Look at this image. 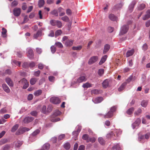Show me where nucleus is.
<instances>
[{
  "label": "nucleus",
  "instance_id": "nucleus-57",
  "mask_svg": "<svg viewBox=\"0 0 150 150\" xmlns=\"http://www.w3.org/2000/svg\"><path fill=\"white\" fill-rule=\"evenodd\" d=\"M92 94H97L99 93V91L98 90L94 89L91 91Z\"/></svg>",
  "mask_w": 150,
  "mask_h": 150
},
{
  "label": "nucleus",
  "instance_id": "nucleus-4",
  "mask_svg": "<svg viewBox=\"0 0 150 150\" xmlns=\"http://www.w3.org/2000/svg\"><path fill=\"white\" fill-rule=\"evenodd\" d=\"M21 9L19 8H16L13 10V13L14 15L16 16H19L21 14Z\"/></svg>",
  "mask_w": 150,
  "mask_h": 150
},
{
  "label": "nucleus",
  "instance_id": "nucleus-26",
  "mask_svg": "<svg viewBox=\"0 0 150 150\" xmlns=\"http://www.w3.org/2000/svg\"><path fill=\"white\" fill-rule=\"evenodd\" d=\"M134 110V108H131L127 110L126 113L127 114L130 115L132 114Z\"/></svg>",
  "mask_w": 150,
  "mask_h": 150
},
{
  "label": "nucleus",
  "instance_id": "nucleus-51",
  "mask_svg": "<svg viewBox=\"0 0 150 150\" xmlns=\"http://www.w3.org/2000/svg\"><path fill=\"white\" fill-rule=\"evenodd\" d=\"M46 107L45 105H43L41 108V112L44 113H45L46 112Z\"/></svg>",
  "mask_w": 150,
  "mask_h": 150
},
{
  "label": "nucleus",
  "instance_id": "nucleus-46",
  "mask_svg": "<svg viewBox=\"0 0 150 150\" xmlns=\"http://www.w3.org/2000/svg\"><path fill=\"white\" fill-rule=\"evenodd\" d=\"M7 139H2L0 141V145H1L2 144H4L5 143H6L7 142Z\"/></svg>",
  "mask_w": 150,
  "mask_h": 150
},
{
  "label": "nucleus",
  "instance_id": "nucleus-9",
  "mask_svg": "<svg viewBox=\"0 0 150 150\" xmlns=\"http://www.w3.org/2000/svg\"><path fill=\"white\" fill-rule=\"evenodd\" d=\"M34 120L33 117H25L23 120V122L25 123H28L31 122Z\"/></svg>",
  "mask_w": 150,
  "mask_h": 150
},
{
  "label": "nucleus",
  "instance_id": "nucleus-27",
  "mask_svg": "<svg viewBox=\"0 0 150 150\" xmlns=\"http://www.w3.org/2000/svg\"><path fill=\"white\" fill-rule=\"evenodd\" d=\"M42 93V90H38L35 91L34 93V95L36 96H38L41 94Z\"/></svg>",
  "mask_w": 150,
  "mask_h": 150
},
{
  "label": "nucleus",
  "instance_id": "nucleus-3",
  "mask_svg": "<svg viewBox=\"0 0 150 150\" xmlns=\"http://www.w3.org/2000/svg\"><path fill=\"white\" fill-rule=\"evenodd\" d=\"M50 101L51 103L55 104H59L61 102L59 98L57 97L51 98L50 99Z\"/></svg>",
  "mask_w": 150,
  "mask_h": 150
},
{
  "label": "nucleus",
  "instance_id": "nucleus-13",
  "mask_svg": "<svg viewBox=\"0 0 150 150\" xmlns=\"http://www.w3.org/2000/svg\"><path fill=\"white\" fill-rule=\"evenodd\" d=\"M29 130V129L26 128V127H23L20 129H19V130L16 132V133L18 134L17 133H19V134H21L23 133V132H25L26 131H28Z\"/></svg>",
  "mask_w": 150,
  "mask_h": 150
},
{
  "label": "nucleus",
  "instance_id": "nucleus-12",
  "mask_svg": "<svg viewBox=\"0 0 150 150\" xmlns=\"http://www.w3.org/2000/svg\"><path fill=\"white\" fill-rule=\"evenodd\" d=\"M6 81L8 84L10 86H13V83L11 79L9 78H7L6 79Z\"/></svg>",
  "mask_w": 150,
  "mask_h": 150
},
{
  "label": "nucleus",
  "instance_id": "nucleus-2",
  "mask_svg": "<svg viewBox=\"0 0 150 150\" xmlns=\"http://www.w3.org/2000/svg\"><path fill=\"white\" fill-rule=\"evenodd\" d=\"M129 27L128 25H125L122 26L121 28L119 35H122L125 34L128 31Z\"/></svg>",
  "mask_w": 150,
  "mask_h": 150
},
{
  "label": "nucleus",
  "instance_id": "nucleus-61",
  "mask_svg": "<svg viewBox=\"0 0 150 150\" xmlns=\"http://www.w3.org/2000/svg\"><path fill=\"white\" fill-rule=\"evenodd\" d=\"M115 132L116 134V135L117 136H118L119 135L121 134V132L118 129L115 130Z\"/></svg>",
  "mask_w": 150,
  "mask_h": 150
},
{
  "label": "nucleus",
  "instance_id": "nucleus-62",
  "mask_svg": "<svg viewBox=\"0 0 150 150\" xmlns=\"http://www.w3.org/2000/svg\"><path fill=\"white\" fill-rule=\"evenodd\" d=\"M30 114L32 116H36L37 115V112L35 111H33L31 112Z\"/></svg>",
  "mask_w": 150,
  "mask_h": 150
},
{
  "label": "nucleus",
  "instance_id": "nucleus-6",
  "mask_svg": "<svg viewBox=\"0 0 150 150\" xmlns=\"http://www.w3.org/2000/svg\"><path fill=\"white\" fill-rule=\"evenodd\" d=\"M28 56L30 59L33 58L34 56L33 52V50L31 48H28L27 52Z\"/></svg>",
  "mask_w": 150,
  "mask_h": 150
},
{
  "label": "nucleus",
  "instance_id": "nucleus-53",
  "mask_svg": "<svg viewBox=\"0 0 150 150\" xmlns=\"http://www.w3.org/2000/svg\"><path fill=\"white\" fill-rule=\"evenodd\" d=\"M112 148L113 149H115L117 150H120V146L118 144L114 146Z\"/></svg>",
  "mask_w": 150,
  "mask_h": 150
},
{
  "label": "nucleus",
  "instance_id": "nucleus-34",
  "mask_svg": "<svg viewBox=\"0 0 150 150\" xmlns=\"http://www.w3.org/2000/svg\"><path fill=\"white\" fill-rule=\"evenodd\" d=\"M61 19L64 21L68 22L69 21V17L67 16H65L61 18Z\"/></svg>",
  "mask_w": 150,
  "mask_h": 150
},
{
  "label": "nucleus",
  "instance_id": "nucleus-10",
  "mask_svg": "<svg viewBox=\"0 0 150 150\" xmlns=\"http://www.w3.org/2000/svg\"><path fill=\"white\" fill-rule=\"evenodd\" d=\"M103 100L102 97H98L93 99V101L95 103H100Z\"/></svg>",
  "mask_w": 150,
  "mask_h": 150
},
{
  "label": "nucleus",
  "instance_id": "nucleus-43",
  "mask_svg": "<svg viewBox=\"0 0 150 150\" xmlns=\"http://www.w3.org/2000/svg\"><path fill=\"white\" fill-rule=\"evenodd\" d=\"M57 20L52 19L50 21V23L51 25L53 26H55Z\"/></svg>",
  "mask_w": 150,
  "mask_h": 150
},
{
  "label": "nucleus",
  "instance_id": "nucleus-39",
  "mask_svg": "<svg viewBox=\"0 0 150 150\" xmlns=\"http://www.w3.org/2000/svg\"><path fill=\"white\" fill-rule=\"evenodd\" d=\"M142 113V110L140 108H139L138 110L136 111L134 113L135 116H138Z\"/></svg>",
  "mask_w": 150,
  "mask_h": 150
},
{
  "label": "nucleus",
  "instance_id": "nucleus-16",
  "mask_svg": "<svg viewBox=\"0 0 150 150\" xmlns=\"http://www.w3.org/2000/svg\"><path fill=\"white\" fill-rule=\"evenodd\" d=\"M150 17V10H149L146 12V14L143 17L144 20H146Z\"/></svg>",
  "mask_w": 150,
  "mask_h": 150
},
{
  "label": "nucleus",
  "instance_id": "nucleus-37",
  "mask_svg": "<svg viewBox=\"0 0 150 150\" xmlns=\"http://www.w3.org/2000/svg\"><path fill=\"white\" fill-rule=\"evenodd\" d=\"M96 141V139L95 138L93 137H89L88 139L87 140V142H91L92 143H94Z\"/></svg>",
  "mask_w": 150,
  "mask_h": 150
},
{
  "label": "nucleus",
  "instance_id": "nucleus-56",
  "mask_svg": "<svg viewBox=\"0 0 150 150\" xmlns=\"http://www.w3.org/2000/svg\"><path fill=\"white\" fill-rule=\"evenodd\" d=\"M45 66V65L41 63H40L38 65V68L40 69H42Z\"/></svg>",
  "mask_w": 150,
  "mask_h": 150
},
{
  "label": "nucleus",
  "instance_id": "nucleus-32",
  "mask_svg": "<svg viewBox=\"0 0 150 150\" xmlns=\"http://www.w3.org/2000/svg\"><path fill=\"white\" fill-rule=\"evenodd\" d=\"M56 26H57L58 28H61L62 26V24L61 21L57 20Z\"/></svg>",
  "mask_w": 150,
  "mask_h": 150
},
{
  "label": "nucleus",
  "instance_id": "nucleus-14",
  "mask_svg": "<svg viewBox=\"0 0 150 150\" xmlns=\"http://www.w3.org/2000/svg\"><path fill=\"white\" fill-rule=\"evenodd\" d=\"M134 49H132L130 50H128L126 54V57H128L132 56L134 54Z\"/></svg>",
  "mask_w": 150,
  "mask_h": 150
},
{
  "label": "nucleus",
  "instance_id": "nucleus-1",
  "mask_svg": "<svg viewBox=\"0 0 150 150\" xmlns=\"http://www.w3.org/2000/svg\"><path fill=\"white\" fill-rule=\"evenodd\" d=\"M19 83L23 85V88L24 89H25L28 87L29 82L25 78L19 81Z\"/></svg>",
  "mask_w": 150,
  "mask_h": 150
},
{
  "label": "nucleus",
  "instance_id": "nucleus-40",
  "mask_svg": "<svg viewBox=\"0 0 150 150\" xmlns=\"http://www.w3.org/2000/svg\"><path fill=\"white\" fill-rule=\"evenodd\" d=\"M98 141L99 143L102 145H103L105 144V141L102 137H99L98 138Z\"/></svg>",
  "mask_w": 150,
  "mask_h": 150
},
{
  "label": "nucleus",
  "instance_id": "nucleus-5",
  "mask_svg": "<svg viewBox=\"0 0 150 150\" xmlns=\"http://www.w3.org/2000/svg\"><path fill=\"white\" fill-rule=\"evenodd\" d=\"M98 58L97 56H93L91 57L88 61V64H91L95 62L98 60Z\"/></svg>",
  "mask_w": 150,
  "mask_h": 150
},
{
  "label": "nucleus",
  "instance_id": "nucleus-19",
  "mask_svg": "<svg viewBox=\"0 0 150 150\" xmlns=\"http://www.w3.org/2000/svg\"><path fill=\"white\" fill-rule=\"evenodd\" d=\"M73 42V41L72 40H67L65 42V45L67 46L70 47L72 45Z\"/></svg>",
  "mask_w": 150,
  "mask_h": 150
},
{
  "label": "nucleus",
  "instance_id": "nucleus-8",
  "mask_svg": "<svg viewBox=\"0 0 150 150\" xmlns=\"http://www.w3.org/2000/svg\"><path fill=\"white\" fill-rule=\"evenodd\" d=\"M137 3L136 1L134 0L133 1L129 7V10L130 12H132L134 6Z\"/></svg>",
  "mask_w": 150,
  "mask_h": 150
},
{
  "label": "nucleus",
  "instance_id": "nucleus-24",
  "mask_svg": "<svg viewBox=\"0 0 150 150\" xmlns=\"http://www.w3.org/2000/svg\"><path fill=\"white\" fill-rule=\"evenodd\" d=\"M122 6L121 4H119L115 6L112 8V10L115 11L118 10L119 8H121Z\"/></svg>",
  "mask_w": 150,
  "mask_h": 150
},
{
  "label": "nucleus",
  "instance_id": "nucleus-17",
  "mask_svg": "<svg viewBox=\"0 0 150 150\" xmlns=\"http://www.w3.org/2000/svg\"><path fill=\"white\" fill-rule=\"evenodd\" d=\"M87 79L84 76H81L79 77L77 80V82L79 83H81L86 81Z\"/></svg>",
  "mask_w": 150,
  "mask_h": 150
},
{
  "label": "nucleus",
  "instance_id": "nucleus-41",
  "mask_svg": "<svg viewBox=\"0 0 150 150\" xmlns=\"http://www.w3.org/2000/svg\"><path fill=\"white\" fill-rule=\"evenodd\" d=\"M145 5L144 4H140L138 7V9L139 10H142L145 7Z\"/></svg>",
  "mask_w": 150,
  "mask_h": 150
},
{
  "label": "nucleus",
  "instance_id": "nucleus-23",
  "mask_svg": "<svg viewBox=\"0 0 150 150\" xmlns=\"http://www.w3.org/2000/svg\"><path fill=\"white\" fill-rule=\"evenodd\" d=\"M127 85V83L126 82H125L123 83L120 86V87L118 89V90L119 91H121L123 90L125 87Z\"/></svg>",
  "mask_w": 150,
  "mask_h": 150
},
{
  "label": "nucleus",
  "instance_id": "nucleus-54",
  "mask_svg": "<svg viewBox=\"0 0 150 150\" xmlns=\"http://www.w3.org/2000/svg\"><path fill=\"white\" fill-rule=\"evenodd\" d=\"M116 109L117 107L116 106H114L110 108V111L113 113V112L116 110Z\"/></svg>",
  "mask_w": 150,
  "mask_h": 150
},
{
  "label": "nucleus",
  "instance_id": "nucleus-55",
  "mask_svg": "<svg viewBox=\"0 0 150 150\" xmlns=\"http://www.w3.org/2000/svg\"><path fill=\"white\" fill-rule=\"evenodd\" d=\"M55 44L56 45L59 47L62 48L63 47L62 44L60 42H57L55 43Z\"/></svg>",
  "mask_w": 150,
  "mask_h": 150
},
{
  "label": "nucleus",
  "instance_id": "nucleus-50",
  "mask_svg": "<svg viewBox=\"0 0 150 150\" xmlns=\"http://www.w3.org/2000/svg\"><path fill=\"white\" fill-rule=\"evenodd\" d=\"M40 132V130H39L38 129H37L36 130H35V131H34L32 133V135L33 136H35L36 135H37V134H39V133Z\"/></svg>",
  "mask_w": 150,
  "mask_h": 150
},
{
  "label": "nucleus",
  "instance_id": "nucleus-15",
  "mask_svg": "<svg viewBox=\"0 0 150 150\" xmlns=\"http://www.w3.org/2000/svg\"><path fill=\"white\" fill-rule=\"evenodd\" d=\"M108 17L112 21H117V17L113 14H110L109 15Z\"/></svg>",
  "mask_w": 150,
  "mask_h": 150
},
{
  "label": "nucleus",
  "instance_id": "nucleus-21",
  "mask_svg": "<svg viewBox=\"0 0 150 150\" xmlns=\"http://www.w3.org/2000/svg\"><path fill=\"white\" fill-rule=\"evenodd\" d=\"M107 55H105L101 58L100 62H99V64L100 65L106 61L107 58Z\"/></svg>",
  "mask_w": 150,
  "mask_h": 150
},
{
  "label": "nucleus",
  "instance_id": "nucleus-22",
  "mask_svg": "<svg viewBox=\"0 0 150 150\" xmlns=\"http://www.w3.org/2000/svg\"><path fill=\"white\" fill-rule=\"evenodd\" d=\"M113 113L110 111H109L104 116V117L105 118H110L113 116Z\"/></svg>",
  "mask_w": 150,
  "mask_h": 150
},
{
  "label": "nucleus",
  "instance_id": "nucleus-59",
  "mask_svg": "<svg viewBox=\"0 0 150 150\" xmlns=\"http://www.w3.org/2000/svg\"><path fill=\"white\" fill-rule=\"evenodd\" d=\"M148 45L146 43L144 44L142 46L143 49L144 50H146L148 49Z\"/></svg>",
  "mask_w": 150,
  "mask_h": 150
},
{
  "label": "nucleus",
  "instance_id": "nucleus-49",
  "mask_svg": "<svg viewBox=\"0 0 150 150\" xmlns=\"http://www.w3.org/2000/svg\"><path fill=\"white\" fill-rule=\"evenodd\" d=\"M148 102L147 101L143 100L141 103V105L142 107H146L147 105Z\"/></svg>",
  "mask_w": 150,
  "mask_h": 150
},
{
  "label": "nucleus",
  "instance_id": "nucleus-29",
  "mask_svg": "<svg viewBox=\"0 0 150 150\" xmlns=\"http://www.w3.org/2000/svg\"><path fill=\"white\" fill-rule=\"evenodd\" d=\"M41 34V31L40 30H38L37 32L34 34L33 37L35 39H37L39 36Z\"/></svg>",
  "mask_w": 150,
  "mask_h": 150
},
{
  "label": "nucleus",
  "instance_id": "nucleus-18",
  "mask_svg": "<svg viewBox=\"0 0 150 150\" xmlns=\"http://www.w3.org/2000/svg\"><path fill=\"white\" fill-rule=\"evenodd\" d=\"M2 86L3 89L7 93H8L10 92V89L8 86L5 84H2Z\"/></svg>",
  "mask_w": 150,
  "mask_h": 150
},
{
  "label": "nucleus",
  "instance_id": "nucleus-42",
  "mask_svg": "<svg viewBox=\"0 0 150 150\" xmlns=\"http://www.w3.org/2000/svg\"><path fill=\"white\" fill-rule=\"evenodd\" d=\"M22 143L21 142L17 141L15 142V145L16 147H18L21 146L22 144Z\"/></svg>",
  "mask_w": 150,
  "mask_h": 150
},
{
  "label": "nucleus",
  "instance_id": "nucleus-48",
  "mask_svg": "<svg viewBox=\"0 0 150 150\" xmlns=\"http://www.w3.org/2000/svg\"><path fill=\"white\" fill-rule=\"evenodd\" d=\"M62 33V30H58L55 32V35L56 36H58L60 35Z\"/></svg>",
  "mask_w": 150,
  "mask_h": 150
},
{
  "label": "nucleus",
  "instance_id": "nucleus-7",
  "mask_svg": "<svg viewBox=\"0 0 150 150\" xmlns=\"http://www.w3.org/2000/svg\"><path fill=\"white\" fill-rule=\"evenodd\" d=\"M141 120L140 118H138L132 125L133 129L135 128L136 127L138 126L141 123Z\"/></svg>",
  "mask_w": 150,
  "mask_h": 150
},
{
  "label": "nucleus",
  "instance_id": "nucleus-28",
  "mask_svg": "<svg viewBox=\"0 0 150 150\" xmlns=\"http://www.w3.org/2000/svg\"><path fill=\"white\" fill-rule=\"evenodd\" d=\"M37 79L35 78H31L30 80V83L31 84L33 85L35 84L37 81Z\"/></svg>",
  "mask_w": 150,
  "mask_h": 150
},
{
  "label": "nucleus",
  "instance_id": "nucleus-47",
  "mask_svg": "<svg viewBox=\"0 0 150 150\" xmlns=\"http://www.w3.org/2000/svg\"><path fill=\"white\" fill-rule=\"evenodd\" d=\"M18 125H16L14 126L11 129V132H15L18 129Z\"/></svg>",
  "mask_w": 150,
  "mask_h": 150
},
{
  "label": "nucleus",
  "instance_id": "nucleus-35",
  "mask_svg": "<svg viewBox=\"0 0 150 150\" xmlns=\"http://www.w3.org/2000/svg\"><path fill=\"white\" fill-rule=\"evenodd\" d=\"M10 148V145L6 144L2 147L3 150H9Z\"/></svg>",
  "mask_w": 150,
  "mask_h": 150
},
{
  "label": "nucleus",
  "instance_id": "nucleus-25",
  "mask_svg": "<svg viewBox=\"0 0 150 150\" xmlns=\"http://www.w3.org/2000/svg\"><path fill=\"white\" fill-rule=\"evenodd\" d=\"M51 14L52 15H54L56 16H58V13L57 10L55 9L50 12Z\"/></svg>",
  "mask_w": 150,
  "mask_h": 150
},
{
  "label": "nucleus",
  "instance_id": "nucleus-44",
  "mask_svg": "<svg viewBox=\"0 0 150 150\" xmlns=\"http://www.w3.org/2000/svg\"><path fill=\"white\" fill-rule=\"evenodd\" d=\"M82 138L83 140H86L87 142V140L88 139L89 137L88 134H85L83 136Z\"/></svg>",
  "mask_w": 150,
  "mask_h": 150
},
{
  "label": "nucleus",
  "instance_id": "nucleus-64",
  "mask_svg": "<svg viewBox=\"0 0 150 150\" xmlns=\"http://www.w3.org/2000/svg\"><path fill=\"white\" fill-rule=\"evenodd\" d=\"M33 96L32 94H30L28 96V99L29 100H30L33 99Z\"/></svg>",
  "mask_w": 150,
  "mask_h": 150
},
{
  "label": "nucleus",
  "instance_id": "nucleus-30",
  "mask_svg": "<svg viewBox=\"0 0 150 150\" xmlns=\"http://www.w3.org/2000/svg\"><path fill=\"white\" fill-rule=\"evenodd\" d=\"M58 10L59 11V12H61L59 13V16H64L65 14V13L64 12H62L63 10L64 9L61 8V7H59L58 8Z\"/></svg>",
  "mask_w": 150,
  "mask_h": 150
},
{
  "label": "nucleus",
  "instance_id": "nucleus-60",
  "mask_svg": "<svg viewBox=\"0 0 150 150\" xmlns=\"http://www.w3.org/2000/svg\"><path fill=\"white\" fill-rule=\"evenodd\" d=\"M54 3V0H47V3L48 4H53Z\"/></svg>",
  "mask_w": 150,
  "mask_h": 150
},
{
  "label": "nucleus",
  "instance_id": "nucleus-52",
  "mask_svg": "<svg viewBox=\"0 0 150 150\" xmlns=\"http://www.w3.org/2000/svg\"><path fill=\"white\" fill-rule=\"evenodd\" d=\"M61 113L60 111L59 110H56L54 113V115L56 116H58L60 115Z\"/></svg>",
  "mask_w": 150,
  "mask_h": 150
},
{
  "label": "nucleus",
  "instance_id": "nucleus-58",
  "mask_svg": "<svg viewBox=\"0 0 150 150\" xmlns=\"http://www.w3.org/2000/svg\"><path fill=\"white\" fill-rule=\"evenodd\" d=\"M36 51L38 54H40L42 53V50L41 48L38 47L36 48Z\"/></svg>",
  "mask_w": 150,
  "mask_h": 150
},
{
  "label": "nucleus",
  "instance_id": "nucleus-63",
  "mask_svg": "<svg viewBox=\"0 0 150 150\" xmlns=\"http://www.w3.org/2000/svg\"><path fill=\"white\" fill-rule=\"evenodd\" d=\"M49 80L51 82H54V81L55 77L53 76H50L49 77Z\"/></svg>",
  "mask_w": 150,
  "mask_h": 150
},
{
  "label": "nucleus",
  "instance_id": "nucleus-36",
  "mask_svg": "<svg viewBox=\"0 0 150 150\" xmlns=\"http://www.w3.org/2000/svg\"><path fill=\"white\" fill-rule=\"evenodd\" d=\"M104 73V70L103 69H99L98 71V75L100 76H102Z\"/></svg>",
  "mask_w": 150,
  "mask_h": 150
},
{
  "label": "nucleus",
  "instance_id": "nucleus-38",
  "mask_svg": "<svg viewBox=\"0 0 150 150\" xmlns=\"http://www.w3.org/2000/svg\"><path fill=\"white\" fill-rule=\"evenodd\" d=\"M82 48L81 46H79L77 47H73L72 49L73 50H80Z\"/></svg>",
  "mask_w": 150,
  "mask_h": 150
},
{
  "label": "nucleus",
  "instance_id": "nucleus-45",
  "mask_svg": "<svg viewBox=\"0 0 150 150\" xmlns=\"http://www.w3.org/2000/svg\"><path fill=\"white\" fill-rule=\"evenodd\" d=\"M70 147L69 143L67 142L65 143L64 145V147L66 149H69Z\"/></svg>",
  "mask_w": 150,
  "mask_h": 150
},
{
  "label": "nucleus",
  "instance_id": "nucleus-11",
  "mask_svg": "<svg viewBox=\"0 0 150 150\" xmlns=\"http://www.w3.org/2000/svg\"><path fill=\"white\" fill-rule=\"evenodd\" d=\"M110 80L106 79L102 83V86L103 88H106L108 86Z\"/></svg>",
  "mask_w": 150,
  "mask_h": 150
},
{
  "label": "nucleus",
  "instance_id": "nucleus-33",
  "mask_svg": "<svg viewBox=\"0 0 150 150\" xmlns=\"http://www.w3.org/2000/svg\"><path fill=\"white\" fill-rule=\"evenodd\" d=\"M82 87L84 88H87L91 87V85L89 83L87 82L83 84Z\"/></svg>",
  "mask_w": 150,
  "mask_h": 150
},
{
  "label": "nucleus",
  "instance_id": "nucleus-20",
  "mask_svg": "<svg viewBox=\"0 0 150 150\" xmlns=\"http://www.w3.org/2000/svg\"><path fill=\"white\" fill-rule=\"evenodd\" d=\"M110 48V46L107 44H106L104 47V49L103 51V53L104 54H105L109 50Z\"/></svg>",
  "mask_w": 150,
  "mask_h": 150
},
{
  "label": "nucleus",
  "instance_id": "nucleus-31",
  "mask_svg": "<svg viewBox=\"0 0 150 150\" xmlns=\"http://www.w3.org/2000/svg\"><path fill=\"white\" fill-rule=\"evenodd\" d=\"M45 4V1L44 0H40L38 3V6L41 8Z\"/></svg>",
  "mask_w": 150,
  "mask_h": 150
}]
</instances>
